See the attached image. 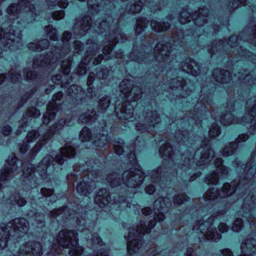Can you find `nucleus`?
<instances>
[{"label": "nucleus", "mask_w": 256, "mask_h": 256, "mask_svg": "<svg viewBox=\"0 0 256 256\" xmlns=\"http://www.w3.org/2000/svg\"><path fill=\"white\" fill-rule=\"evenodd\" d=\"M18 162L24 166L22 174L25 178L28 179L30 183V187L36 186V178L34 176L35 168L30 163L22 164L14 154L10 156L6 160L7 165L4 172L0 170V180H5L14 176L20 172Z\"/></svg>", "instance_id": "obj_1"}, {"label": "nucleus", "mask_w": 256, "mask_h": 256, "mask_svg": "<svg viewBox=\"0 0 256 256\" xmlns=\"http://www.w3.org/2000/svg\"><path fill=\"white\" fill-rule=\"evenodd\" d=\"M29 228V222L24 218H16L0 226V250L6 247L10 236L21 238L27 233Z\"/></svg>", "instance_id": "obj_2"}, {"label": "nucleus", "mask_w": 256, "mask_h": 256, "mask_svg": "<svg viewBox=\"0 0 256 256\" xmlns=\"http://www.w3.org/2000/svg\"><path fill=\"white\" fill-rule=\"evenodd\" d=\"M156 224L155 219L151 220L148 224L140 221L136 227L129 230L127 248L129 254L132 255L138 252L142 246L141 238L144 232L150 233Z\"/></svg>", "instance_id": "obj_3"}, {"label": "nucleus", "mask_w": 256, "mask_h": 256, "mask_svg": "<svg viewBox=\"0 0 256 256\" xmlns=\"http://www.w3.org/2000/svg\"><path fill=\"white\" fill-rule=\"evenodd\" d=\"M75 149L71 146H66L60 148V153L54 158L51 155H46L42 161L38 163L36 170L43 178L46 176L47 170L54 162L60 164L64 163L67 158H74L76 155Z\"/></svg>", "instance_id": "obj_4"}, {"label": "nucleus", "mask_w": 256, "mask_h": 256, "mask_svg": "<svg viewBox=\"0 0 256 256\" xmlns=\"http://www.w3.org/2000/svg\"><path fill=\"white\" fill-rule=\"evenodd\" d=\"M214 157V152L208 145L205 148H202L197 150L194 155L192 152H187L184 154L182 159L185 167L192 166L196 162V165L201 166L210 162Z\"/></svg>", "instance_id": "obj_5"}, {"label": "nucleus", "mask_w": 256, "mask_h": 256, "mask_svg": "<svg viewBox=\"0 0 256 256\" xmlns=\"http://www.w3.org/2000/svg\"><path fill=\"white\" fill-rule=\"evenodd\" d=\"M77 234L74 230H63L58 233L57 240L59 244L69 249L70 256H80L83 252L81 246L78 245Z\"/></svg>", "instance_id": "obj_6"}, {"label": "nucleus", "mask_w": 256, "mask_h": 256, "mask_svg": "<svg viewBox=\"0 0 256 256\" xmlns=\"http://www.w3.org/2000/svg\"><path fill=\"white\" fill-rule=\"evenodd\" d=\"M20 32L10 28L4 30L0 28V44L4 50H14L22 46Z\"/></svg>", "instance_id": "obj_7"}, {"label": "nucleus", "mask_w": 256, "mask_h": 256, "mask_svg": "<svg viewBox=\"0 0 256 256\" xmlns=\"http://www.w3.org/2000/svg\"><path fill=\"white\" fill-rule=\"evenodd\" d=\"M212 220L209 218L204 222L201 220L198 221L193 226V230L197 233L200 232L208 240L216 242L220 240L221 235L215 228L210 227Z\"/></svg>", "instance_id": "obj_8"}, {"label": "nucleus", "mask_w": 256, "mask_h": 256, "mask_svg": "<svg viewBox=\"0 0 256 256\" xmlns=\"http://www.w3.org/2000/svg\"><path fill=\"white\" fill-rule=\"evenodd\" d=\"M60 51L61 52H59L60 50L56 49L54 52H50L47 54L46 56H40L38 58H35L33 62L34 68H36L40 67L44 68L54 64L59 57L65 56L69 50H65L62 48Z\"/></svg>", "instance_id": "obj_9"}, {"label": "nucleus", "mask_w": 256, "mask_h": 256, "mask_svg": "<svg viewBox=\"0 0 256 256\" xmlns=\"http://www.w3.org/2000/svg\"><path fill=\"white\" fill-rule=\"evenodd\" d=\"M122 181L130 188H137L141 186L144 180V174L140 170L130 168L125 170L122 174Z\"/></svg>", "instance_id": "obj_10"}, {"label": "nucleus", "mask_w": 256, "mask_h": 256, "mask_svg": "<svg viewBox=\"0 0 256 256\" xmlns=\"http://www.w3.org/2000/svg\"><path fill=\"white\" fill-rule=\"evenodd\" d=\"M236 187L232 186L229 184L226 183L223 185L222 192H220L216 188L208 189L204 195L206 201L211 202L218 198H223L232 195L234 192Z\"/></svg>", "instance_id": "obj_11"}, {"label": "nucleus", "mask_w": 256, "mask_h": 256, "mask_svg": "<svg viewBox=\"0 0 256 256\" xmlns=\"http://www.w3.org/2000/svg\"><path fill=\"white\" fill-rule=\"evenodd\" d=\"M132 82L128 80H123L120 84L119 88L121 96L134 102L138 100L140 96V92L137 87H132Z\"/></svg>", "instance_id": "obj_12"}, {"label": "nucleus", "mask_w": 256, "mask_h": 256, "mask_svg": "<svg viewBox=\"0 0 256 256\" xmlns=\"http://www.w3.org/2000/svg\"><path fill=\"white\" fill-rule=\"evenodd\" d=\"M156 59L159 62H168L173 58L171 44L162 42L156 44L154 48Z\"/></svg>", "instance_id": "obj_13"}, {"label": "nucleus", "mask_w": 256, "mask_h": 256, "mask_svg": "<svg viewBox=\"0 0 256 256\" xmlns=\"http://www.w3.org/2000/svg\"><path fill=\"white\" fill-rule=\"evenodd\" d=\"M62 96V92H58L53 96L52 101L48 106L47 112L43 116L44 124H48L49 122L55 118L56 112L59 109Z\"/></svg>", "instance_id": "obj_14"}, {"label": "nucleus", "mask_w": 256, "mask_h": 256, "mask_svg": "<svg viewBox=\"0 0 256 256\" xmlns=\"http://www.w3.org/2000/svg\"><path fill=\"white\" fill-rule=\"evenodd\" d=\"M86 48L87 50L85 54V61L82 62L77 68L76 72L78 75L82 76L86 73V62H89L92 57L98 53L100 48L96 43L91 40H89L86 43Z\"/></svg>", "instance_id": "obj_15"}, {"label": "nucleus", "mask_w": 256, "mask_h": 256, "mask_svg": "<svg viewBox=\"0 0 256 256\" xmlns=\"http://www.w3.org/2000/svg\"><path fill=\"white\" fill-rule=\"evenodd\" d=\"M134 104L135 102L128 100L122 102L121 105L116 106L115 112L118 118L123 120L132 118Z\"/></svg>", "instance_id": "obj_16"}, {"label": "nucleus", "mask_w": 256, "mask_h": 256, "mask_svg": "<svg viewBox=\"0 0 256 256\" xmlns=\"http://www.w3.org/2000/svg\"><path fill=\"white\" fill-rule=\"evenodd\" d=\"M18 10L28 12V14L30 16H32L35 14L34 5L30 4V0H21L18 4H12L8 8L7 12L10 14L14 15Z\"/></svg>", "instance_id": "obj_17"}, {"label": "nucleus", "mask_w": 256, "mask_h": 256, "mask_svg": "<svg viewBox=\"0 0 256 256\" xmlns=\"http://www.w3.org/2000/svg\"><path fill=\"white\" fill-rule=\"evenodd\" d=\"M222 160L218 158L216 160L215 165L216 167V172H214L208 175L206 178V182L208 184H216L218 178L220 176L218 173H221L224 175H226L228 173V168L224 167L222 164Z\"/></svg>", "instance_id": "obj_18"}, {"label": "nucleus", "mask_w": 256, "mask_h": 256, "mask_svg": "<svg viewBox=\"0 0 256 256\" xmlns=\"http://www.w3.org/2000/svg\"><path fill=\"white\" fill-rule=\"evenodd\" d=\"M246 108L249 111V114H246L240 122L242 124L252 123L254 122L253 126L256 127V120L254 118L256 116V97H252L246 102Z\"/></svg>", "instance_id": "obj_19"}, {"label": "nucleus", "mask_w": 256, "mask_h": 256, "mask_svg": "<svg viewBox=\"0 0 256 256\" xmlns=\"http://www.w3.org/2000/svg\"><path fill=\"white\" fill-rule=\"evenodd\" d=\"M110 38H111L109 42V44L104 46L102 49L103 54L106 56H108V57L106 58V60L112 58V56L109 54L112 51L115 44L120 40H121V42H122L126 39L125 38L124 34L118 30H117V31L115 32L114 34L110 36Z\"/></svg>", "instance_id": "obj_20"}, {"label": "nucleus", "mask_w": 256, "mask_h": 256, "mask_svg": "<svg viewBox=\"0 0 256 256\" xmlns=\"http://www.w3.org/2000/svg\"><path fill=\"white\" fill-rule=\"evenodd\" d=\"M68 94L75 105L82 104L85 98L84 91L80 86L76 85L71 86L68 90Z\"/></svg>", "instance_id": "obj_21"}, {"label": "nucleus", "mask_w": 256, "mask_h": 256, "mask_svg": "<svg viewBox=\"0 0 256 256\" xmlns=\"http://www.w3.org/2000/svg\"><path fill=\"white\" fill-rule=\"evenodd\" d=\"M181 67L184 72L197 76L200 73V65L190 58H186L182 63Z\"/></svg>", "instance_id": "obj_22"}, {"label": "nucleus", "mask_w": 256, "mask_h": 256, "mask_svg": "<svg viewBox=\"0 0 256 256\" xmlns=\"http://www.w3.org/2000/svg\"><path fill=\"white\" fill-rule=\"evenodd\" d=\"M256 250V234L250 235L241 245V250L242 254L250 256L252 253Z\"/></svg>", "instance_id": "obj_23"}, {"label": "nucleus", "mask_w": 256, "mask_h": 256, "mask_svg": "<svg viewBox=\"0 0 256 256\" xmlns=\"http://www.w3.org/2000/svg\"><path fill=\"white\" fill-rule=\"evenodd\" d=\"M91 24L92 18L89 16L77 19L74 26V32L78 36H82L83 32H86L90 29Z\"/></svg>", "instance_id": "obj_24"}, {"label": "nucleus", "mask_w": 256, "mask_h": 256, "mask_svg": "<svg viewBox=\"0 0 256 256\" xmlns=\"http://www.w3.org/2000/svg\"><path fill=\"white\" fill-rule=\"evenodd\" d=\"M144 122L152 130L160 122V118L156 110L145 112L142 114Z\"/></svg>", "instance_id": "obj_25"}, {"label": "nucleus", "mask_w": 256, "mask_h": 256, "mask_svg": "<svg viewBox=\"0 0 256 256\" xmlns=\"http://www.w3.org/2000/svg\"><path fill=\"white\" fill-rule=\"evenodd\" d=\"M237 37L233 36L229 38L228 44L232 48L236 46V50L239 55L241 56L250 59V60H254L253 57H256V56L252 54V52L246 49H243L241 46L236 45Z\"/></svg>", "instance_id": "obj_26"}, {"label": "nucleus", "mask_w": 256, "mask_h": 256, "mask_svg": "<svg viewBox=\"0 0 256 256\" xmlns=\"http://www.w3.org/2000/svg\"><path fill=\"white\" fill-rule=\"evenodd\" d=\"M209 10L206 8H200L198 11L195 12L194 16V22L196 25L198 26H202L207 22L209 16Z\"/></svg>", "instance_id": "obj_27"}, {"label": "nucleus", "mask_w": 256, "mask_h": 256, "mask_svg": "<svg viewBox=\"0 0 256 256\" xmlns=\"http://www.w3.org/2000/svg\"><path fill=\"white\" fill-rule=\"evenodd\" d=\"M110 199L109 192L106 188H102L98 192L94 202L100 207H104L110 202Z\"/></svg>", "instance_id": "obj_28"}, {"label": "nucleus", "mask_w": 256, "mask_h": 256, "mask_svg": "<svg viewBox=\"0 0 256 256\" xmlns=\"http://www.w3.org/2000/svg\"><path fill=\"white\" fill-rule=\"evenodd\" d=\"M212 75L216 82L222 84L227 83L231 80L230 72L220 68L215 69Z\"/></svg>", "instance_id": "obj_29"}, {"label": "nucleus", "mask_w": 256, "mask_h": 256, "mask_svg": "<svg viewBox=\"0 0 256 256\" xmlns=\"http://www.w3.org/2000/svg\"><path fill=\"white\" fill-rule=\"evenodd\" d=\"M229 112H226L223 114L220 118V122L224 126H229L231 124H234L239 122L238 119L234 118V116L232 114L231 112L234 110V107L232 103L229 104L228 106Z\"/></svg>", "instance_id": "obj_30"}, {"label": "nucleus", "mask_w": 256, "mask_h": 256, "mask_svg": "<svg viewBox=\"0 0 256 256\" xmlns=\"http://www.w3.org/2000/svg\"><path fill=\"white\" fill-rule=\"evenodd\" d=\"M94 188L95 184L94 182L87 184L85 182H81L77 185L76 190L81 195L86 196L90 194Z\"/></svg>", "instance_id": "obj_31"}, {"label": "nucleus", "mask_w": 256, "mask_h": 256, "mask_svg": "<svg viewBox=\"0 0 256 256\" xmlns=\"http://www.w3.org/2000/svg\"><path fill=\"white\" fill-rule=\"evenodd\" d=\"M171 206L170 200L168 198H160L154 204V209L158 211L166 212L168 208Z\"/></svg>", "instance_id": "obj_32"}, {"label": "nucleus", "mask_w": 256, "mask_h": 256, "mask_svg": "<svg viewBox=\"0 0 256 256\" xmlns=\"http://www.w3.org/2000/svg\"><path fill=\"white\" fill-rule=\"evenodd\" d=\"M97 118V115L94 110H88L79 116V120L83 124H88L94 122Z\"/></svg>", "instance_id": "obj_33"}, {"label": "nucleus", "mask_w": 256, "mask_h": 256, "mask_svg": "<svg viewBox=\"0 0 256 256\" xmlns=\"http://www.w3.org/2000/svg\"><path fill=\"white\" fill-rule=\"evenodd\" d=\"M168 22H160L156 20H152L150 22V26L152 30L156 32H160L166 30L170 27Z\"/></svg>", "instance_id": "obj_34"}, {"label": "nucleus", "mask_w": 256, "mask_h": 256, "mask_svg": "<svg viewBox=\"0 0 256 256\" xmlns=\"http://www.w3.org/2000/svg\"><path fill=\"white\" fill-rule=\"evenodd\" d=\"M159 152L165 160H168L169 161H170L172 160V148L168 143H166L164 146L162 145L160 148Z\"/></svg>", "instance_id": "obj_35"}, {"label": "nucleus", "mask_w": 256, "mask_h": 256, "mask_svg": "<svg viewBox=\"0 0 256 256\" xmlns=\"http://www.w3.org/2000/svg\"><path fill=\"white\" fill-rule=\"evenodd\" d=\"M167 171V168L160 166L156 170L152 172L150 177L154 182H157L161 180L162 177L166 175Z\"/></svg>", "instance_id": "obj_36"}, {"label": "nucleus", "mask_w": 256, "mask_h": 256, "mask_svg": "<svg viewBox=\"0 0 256 256\" xmlns=\"http://www.w3.org/2000/svg\"><path fill=\"white\" fill-rule=\"evenodd\" d=\"M170 86L172 90H178L180 92L182 91L185 87V81L182 77L172 78L170 83Z\"/></svg>", "instance_id": "obj_37"}, {"label": "nucleus", "mask_w": 256, "mask_h": 256, "mask_svg": "<svg viewBox=\"0 0 256 256\" xmlns=\"http://www.w3.org/2000/svg\"><path fill=\"white\" fill-rule=\"evenodd\" d=\"M34 222L32 224L38 228L45 226L44 215L42 212H36L33 216Z\"/></svg>", "instance_id": "obj_38"}, {"label": "nucleus", "mask_w": 256, "mask_h": 256, "mask_svg": "<svg viewBox=\"0 0 256 256\" xmlns=\"http://www.w3.org/2000/svg\"><path fill=\"white\" fill-rule=\"evenodd\" d=\"M50 132H46L45 135L44 136L43 138L38 142L34 147L32 148L30 151V157L33 158L38 152L40 150L42 146L46 142V140L50 138Z\"/></svg>", "instance_id": "obj_39"}, {"label": "nucleus", "mask_w": 256, "mask_h": 256, "mask_svg": "<svg viewBox=\"0 0 256 256\" xmlns=\"http://www.w3.org/2000/svg\"><path fill=\"white\" fill-rule=\"evenodd\" d=\"M146 54L143 52H140L138 50L134 49L130 55V59L132 60H136L139 63L144 62H148V60L147 58H145Z\"/></svg>", "instance_id": "obj_40"}, {"label": "nucleus", "mask_w": 256, "mask_h": 256, "mask_svg": "<svg viewBox=\"0 0 256 256\" xmlns=\"http://www.w3.org/2000/svg\"><path fill=\"white\" fill-rule=\"evenodd\" d=\"M106 180L112 186L120 185L122 181L120 176L116 172H114L108 174Z\"/></svg>", "instance_id": "obj_41"}, {"label": "nucleus", "mask_w": 256, "mask_h": 256, "mask_svg": "<svg viewBox=\"0 0 256 256\" xmlns=\"http://www.w3.org/2000/svg\"><path fill=\"white\" fill-rule=\"evenodd\" d=\"M8 202L10 204H18L20 206H23L26 204V200L23 198H21L18 194H14L8 200Z\"/></svg>", "instance_id": "obj_42"}, {"label": "nucleus", "mask_w": 256, "mask_h": 256, "mask_svg": "<svg viewBox=\"0 0 256 256\" xmlns=\"http://www.w3.org/2000/svg\"><path fill=\"white\" fill-rule=\"evenodd\" d=\"M110 104V98L108 96H105L101 97L98 101V112L102 113L108 108Z\"/></svg>", "instance_id": "obj_43"}, {"label": "nucleus", "mask_w": 256, "mask_h": 256, "mask_svg": "<svg viewBox=\"0 0 256 256\" xmlns=\"http://www.w3.org/2000/svg\"><path fill=\"white\" fill-rule=\"evenodd\" d=\"M32 252L31 242H25L19 248L18 256H28Z\"/></svg>", "instance_id": "obj_44"}, {"label": "nucleus", "mask_w": 256, "mask_h": 256, "mask_svg": "<svg viewBox=\"0 0 256 256\" xmlns=\"http://www.w3.org/2000/svg\"><path fill=\"white\" fill-rule=\"evenodd\" d=\"M32 252L28 256H40L42 253V244L37 242H31Z\"/></svg>", "instance_id": "obj_45"}, {"label": "nucleus", "mask_w": 256, "mask_h": 256, "mask_svg": "<svg viewBox=\"0 0 256 256\" xmlns=\"http://www.w3.org/2000/svg\"><path fill=\"white\" fill-rule=\"evenodd\" d=\"M218 50L220 51L224 50V44L222 40L213 42L211 48H208V50L209 52L212 55L213 54H215L216 52H218Z\"/></svg>", "instance_id": "obj_46"}, {"label": "nucleus", "mask_w": 256, "mask_h": 256, "mask_svg": "<svg viewBox=\"0 0 256 256\" xmlns=\"http://www.w3.org/2000/svg\"><path fill=\"white\" fill-rule=\"evenodd\" d=\"M92 138V133L89 128L86 127L82 128L80 134V139L82 142L89 141Z\"/></svg>", "instance_id": "obj_47"}, {"label": "nucleus", "mask_w": 256, "mask_h": 256, "mask_svg": "<svg viewBox=\"0 0 256 256\" xmlns=\"http://www.w3.org/2000/svg\"><path fill=\"white\" fill-rule=\"evenodd\" d=\"M237 144L236 142L230 143L226 146L223 150V156H228L234 154V152L237 148Z\"/></svg>", "instance_id": "obj_48"}, {"label": "nucleus", "mask_w": 256, "mask_h": 256, "mask_svg": "<svg viewBox=\"0 0 256 256\" xmlns=\"http://www.w3.org/2000/svg\"><path fill=\"white\" fill-rule=\"evenodd\" d=\"M72 59L70 57H69L68 59L65 60L61 62V71L64 74H68L70 71Z\"/></svg>", "instance_id": "obj_49"}, {"label": "nucleus", "mask_w": 256, "mask_h": 256, "mask_svg": "<svg viewBox=\"0 0 256 256\" xmlns=\"http://www.w3.org/2000/svg\"><path fill=\"white\" fill-rule=\"evenodd\" d=\"M148 24L146 18H139L136 21V33L140 34Z\"/></svg>", "instance_id": "obj_50"}, {"label": "nucleus", "mask_w": 256, "mask_h": 256, "mask_svg": "<svg viewBox=\"0 0 256 256\" xmlns=\"http://www.w3.org/2000/svg\"><path fill=\"white\" fill-rule=\"evenodd\" d=\"M189 198L184 194H180L175 196L173 198V202L174 204L179 206L189 200Z\"/></svg>", "instance_id": "obj_51"}, {"label": "nucleus", "mask_w": 256, "mask_h": 256, "mask_svg": "<svg viewBox=\"0 0 256 256\" xmlns=\"http://www.w3.org/2000/svg\"><path fill=\"white\" fill-rule=\"evenodd\" d=\"M45 30L50 40H58V34L56 30L53 28L52 26L49 25L45 27Z\"/></svg>", "instance_id": "obj_52"}, {"label": "nucleus", "mask_w": 256, "mask_h": 256, "mask_svg": "<svg viewBox=\"0 0 256 256\" xmlns=\"http://www.w3.org/2000/svg\"><path fill=\"white\" fill-rule=\"evenodd\" d=\"M192 17L190 14L186 10H182L180 14L179 21L182 24H184L190 22Z\"/></svg>", "instance_id": "obj_53"}, {"label": "nucleus", "mask_w": 256, "mask_h": 256, "mask_svg": "<svg viewBox=\"0 0 256 256\" xmlns=\"http://www.w3.org/2000/svg\"><path fill=\"white\" fill-rule=\"evenodd\" d=\"M124 142L122 140L114 142V148L115 152L118 155H121L124 152Z\"/></svg>", "instance_id": "obj_54"}, {"label": "nucleus", "mask_w": 256, "mask_h": 256, "mask_svg": "<svg viewBox=\"0 0 256 256\" xmlns=\"http://www.w3.org/2000/svg\"><path fill=\"white\" fill-rule=\"evenodd\" d=\"M98 142L95 141V144L98 146H102L105 145L110 140V138L107 134H99L97 136Z\"/></svg>", "instance_id": "obj_55"}, {"label": "nucleus", "mask_w": 256, "mask_h": 256, "mask_svg": "<svg viewBox=\"0 0 256 256\" xmlns=\"http://www.w3.org/2000/svg\"><path fill=\"white\" fill-rule=\"evenodd\" d=\"M40 136V134L38 132L32 130L28 134L26 138L27 142H32L38 138Z\"/></svg>", "instance_id": "obj_56"}, {"label": "nucleus", "mask_w": 256, "mask_h": 256, "mask_svg": "<svg viewBox=\"0 0 256 256\" xmlns=\"http://www.w3.org/2000/svg\"><path fill=\"white\" fill-rule=\"evenodd\" d=\"M142 2L138 1L136 4L131 5L129 8V12L131 13H138L140 12L142 8Z\"/></svg>", "instance_id": "obj_57"}, {"label": "nucleus", "mask_w": 256, "mask_h": 256, "mask_svg": "<svg viewBox=\"0 0 256 256\" xmlns=\"http://www.w3.org/2000/svg\"><path fill=\"white\" fill-rule=\"evenodd\" d=\"M245 0H228V7L231 9L237 8L240 5H244Z\"/></svg>", "instance_id": "obj_58"}, {"label": "nucleus", "mask_w": 256, "mask_h": 256, "mask_svg": "<svg viewBox=\"0 0 256 256\" xmlns=\"http://www.w3.org/2000/svg\"><path fill=\"white\" fill-rule=\"evenodd\" d=\"M220 134V128L216 124L211 126V128L209 131V135L210 137L215 138Z\"/></svg>", "instance_id": "obj_59"}, {"label": "nucleus", "mask_w": 256, "mask_h": 256, "mask_svg": "<svg viewBox=\"0 0 256 256\" xmlns=\"http://www.w3.org/2000/svg\"><path fill=\"white\" fill-rule=\"evenodd\" d=\"M243 226V222L242 218H237L234 222L232 226V230L234 232H238L240 230Z\"/></svg>", "instance_id": "obj_60"}, {"label": "nucleus", "mask_w": 256, "mask_h": 256, "mask_svg": "<svg viewBox=\"0 0 256 256\" xmlns=\"http://www.w3.org/2000/svg\"><path fill=\"white\" fill-rule=\"evenodd\" d=\"M96 0H88V5L89 10L91 11V12H97L99 9V6L94 2Z\"/></svg>", "instance_id": "obj_61"}, {"label": "nucleus", "mask_w": 256, "mask_h": 256, "mask_svg": "<svg viewBox=\"0 0 256 256\" xmlns=\"http://www.w3.org/2000/svg\"><path fill=\"white\" fill-rule=\"evenodd\" d=\"M53 190L50 188H42L40 190V193L42 196L46 197L50 196L52 197V200H55V196H52Z\"/></svg>", "instance_id": "obj_62"}, {"label": "nucleus", "mask_w": 256, "mask_h": 256, "mask_svg": "<svg viewBox=\"0 0 256 256\" xmlns=\"http://www.w3.org/2000/svg\"><path fill=\"white\" fill-rule=\"evenodd\" d=\"M10 79L12 82L14 83L19 81L21 78V76L19 72L16 70H11L10 72Z\"/></svg>", "instance_id": "obj_63"}, {"label": "nucleus", "mask_w": 256, "mask_h": 256, "mask_svg": "<svg viewBox=\"0 0 256 256\" xmlns=\"http://www.w3.org/2000/svg\"><path fill=\"white\" fill-rule=\"evenodd\" d=\"M108 70L107 69L99 70L96 74V78L99 80L106 79L108 76Z\"/></svg>", "instance_id": "obj_64"}]
</instances>
